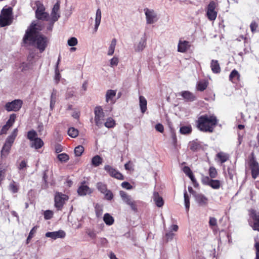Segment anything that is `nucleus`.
Returning <instances> with one entry per match:
<instances>
[{
  "mask_svg": "<svg viewBox=\"0 0 259 259\" xmlns=\"http://www.w3.org/2000/svg\"><path fill=\"white\" fill-rule=\"evenodd\" d=\"M41 30V27L40 25L32 23L26 31L23 41L25 44L36 45L39 52L42 53L47 47V37L39 33V31Z\"/></svg>",
  "mask_w": 259,
  "mask_h": 259,
  "instance_id": "1",
  "label": "nucleus"
},
{
  "mask_svg": "<svg viewBox=\"0 0 259 259\" xmlns=\"http://www.w3.org/2000/svg\"><path fill=\"white\" fill-rule=\"evenodd\" d=\"M197 127L201 132L212 133L217 124L218 119L214 115L205 114L198 117Z\"/></svg>",
  "mask_w": 259,
  "mask_h": 259,
  "instance_id": "2",
  "label": "nucleus"
},
{
  "mask_svg": "<svg viewBox=\"0 0 259 259\" xmlns=\"http://www.w3.org/2000/svg\"><path fill=\"white\" fill-rule=\"evenodd\" d=\"M112 109V107L109 106L107 107V109H105L104 112L101 106H99L95 108V121L97 126L100 127L103 125V121L106 116L105 114L106 113L107 115L108 114V113H109Z\"/></svg>",
  "mask_w": 259,
  "mask_h": 259,
  "instance_id": "3",
  "label": "nucleus"
},
{
  "mask_svg": "<svg viewBox=\"0 0 259 259\" xmlns=\"http://www.w3.org/2000/svg\"><path fill=\"white\" fill-rule=\"evenodd\" d=\"M12 10L11 8L3 9L0 14V26L9 25L12 21Z\"/></svg>",
  "mask_w": 259,
  "mask_h": 259,
  "instance_id": "4",
  "label": "nucleus"
},
{
  "mask_svg": "<svg viewBox=\"0 0 259 259\" xmlns=\"http://www.w3.org/2000/svg\"><path fill=\"white\" fill-rule=\"evenodd\" d=\"M35 5L37 7L35 11V16L39 20L49 21V14L45 12V8L40 1H36Z\"/></svg>",
  "mask_w": 259,
  "mask_h": 259,
  "instance_id": "5",
  "label": "nucleus"
},
{
  "mask_svg": "<svg viewBox=\"0 0 259 259\" xmlns=\"http://www.w3.org/2000/svg\"><path fill=\"white\" fill-rule=\"evenodd\" d=\"M250 219L248 221L249 225L253 230L259 232V212L254 209L250 210Z\"/></svg>",
  "mask_w": 259,
  "mask_h": 259,
  "instance_id": "6",
  "label": "nucleus"
},
{
  "mask_svg": "<svg viewBox=\"0 0 259 259\" xmlns=\"http://www.w3.org/2000/svg\"><path fill=\"white\" fill-rule=\"evenodd\" d=\"M23 102L20 99L14 100L12 102H8L5 106V109L8 111H18L22 105Z\"/></svg>",
  "mask_w": 259,
  "mask_h": 259,
  "instance_id": "7",
  "label": "nucleus"
},
{
  "mask_svg": "<svg viewBox=\"0 0 259 259\" xmlns=\"http://www.w3.org/2000/svg\"><path fill=\"white\" fill-rule=\"evenodd\" d=\"M217 7V4L214 1H211L207 8L206 15L209 20H214L217 16V12L215 11Z\"/></svg>",
  "mask_w": 259,
  "mask_h": 259,
  "instance_id": "8",
  "label": "nucleus"
},
{
  "mask_svg": "<svg viewBox=\"0 0 259 259\" xmlns=\"http://www.w3.org/2000/svg\"><path fill=\"white\" fill-rule=\"evenodd\" d=\"M67 199L66 195L61 193H56L55 196V206L58 210H60L63 207L65 201Z\"/></svg>",
  "mask_w": 259,
  "mask_h": 259,
  "instance_id": "9",
  "label": "nucleus"
},
{
  "mask_svg": "<svg viewBox=\"0 0 259 259\" xmlns=\"http://www.w3.org/2000/svg\"><path fill=\"white\" fill-rule=\"evenodd\" d=\"M144 11L147 24H153L157 21V15L153 10L146 8L144 9Z\"/></svg>",
  "mask_w": 259,
  "mask_h": 259,
  "instance_id": "10",
  "label": "nucleus"
},
{
  "mask_svg": "<svg viewBox=\"0 0 259 259\" xmlns=\"http://www.w3.org/2000/svg\"><path fill=\"white\" fill-rule=\"evenodd\" d=\"M60 2L57 1L56 3L54 5L51 13L50 21L54 24L60 17L59 14Z\"/></svg>",
  "mask_w": 259,
  "mask_h": 259,
  "instance_id": "11",
  "label": "nucleus"
},
{
  "mask_svg": "<svg viewBox=\"0 0 259 259\" xmlns=\"http://www.w3.org/2000/svg\"><path fill=\"white\" fill-rule=\"evenodd\" d=\"M104 169L109 173L112 177L120 180L124 179L123 176L120 172L109 165H105Z\"/></svg>",
  "mask_w": 259,
  "mask_h": 259,
  "instance_id": "12",
  "label": "nucleus"
},
{
  "mask_svg": "<svg viewBox=\"0 0 259 259\" xmlns=\"http://www.w3.org/2000/svg\"><path fill=\"white\" fill-rule=\"evenodd\" d=\"M249 165L251 170L252 177L255 179L259 174V165L254 158L252 157L249 161Z\"/></svg>",
  "mask_w": 259,
  "mask_h": 259,
  "instance_id": "13",
  "label": "nucleus"
},
{
  "mask_svg": "<svg viewBox=\"0 0 259 259\" xmlns=\"http://www.w3.org/2000/svg\"><path fill=\"white\" fill-rule=\"evenodd\" d=\"M195 202L199 206L206 207L208 204V199L204 194L202 193H197L194 197Z\"/></svg>",
  "mask_w": 259,
  "mask_h": 259,
  "instance_id": "14",
  "label": "nucleus"
},
{
  "mask_svg": "<svg viewBox=\"0 0 259 259\" xmlns=\"http://www.w3.org/2000/svg\"><path fill=\"white\" fill-rule=\"evenodd\" d=\"M46 237L51 238L54 240L58 238H64L66 236L65 232L62 230L54 232H48L45 234Z\"/></svg>",
  "mask_w": 259,
  "mask_h": 259,
  "instance_id": "15",
  "label": "nucleus"
},
{
  "mask_svg": "<svg viewBox=\"0 0 259 259\" xmlns=\"http://www.w3.org/2000/svg\"><path fill=\"white\" fill-rule=\"evenodd\" d=\"M189 148L193 152H197L203 149V145L202 142L197 139L190 141L188 144Z\"/></svg>",
  "mask_w": 259,
  "mask_h": 259,
  "instance_id": "16",
  "label": "nucleus"
},
{
  "mask_svg": "<svg viewBox=\"0 0 259 259\" xmlns=\"http://www.w3.org/2000/svg\"><path fill=\"white\" fill-rule=\"evenodd\" d=\"M190 47L191 45L189 41L180 39L178 45V52L185 53L190 49Z\"/></svg>",
  "mask_w": 259,
  "mask_h": 259,
  "instance_id": "17",
  "label": "nucleus"
},
{
  "mask_svg": "<svg viewBox=\"0 0 259 259\" xmlns=\"http://www.w3.org/2000/svg\"><path fill=\"white\" fill-rule=\"evenodd\" d=\"M92 192L91 189L84 183H82L77 190V193L80 196H85Z\"/></svg>",
  "mask_w": 259,
  "mask_h": 259,
  "instance_id": "18",
  "label": "nucleus"
},
{
  "mask_svg": "<svg viewBox=\"0 0 259 259\" xmlns=\"http://www.w3.org/2000/svg\"><path fill=\"white\" fill-rule=\"evenodd\" d=\"M146 46V38L145 35L141 38L140 40L137 45H135V51L136 52H141Z\"/></svg>",
  "mask_w": 259,
  "mask_h": 259,
  "instance_id": "19",
  "label": "nucleus"
},
{
  "mask_svg": "<svg viewBox=\"0 0 259 259\" xmlns=\"http://www.w3.org/2000/svg\"><path fill=\"white\" fill-rule=\"evenodd\" d=\"M116 91L112 90H108L106 94V102L107 103H110L113 104L115 103L113 99L116 96Z\"/></svg>",
  "mask_w": 259,
  "mask_h": 259,
  "instance_id": "20",
  "label": "nucleus"
},
{
  "mask_svg": "<svg viewBox=\"0 0 259 259\" xmlns=\"http://www.w3.org/2000/svg\"><path fill=\"white\" fill-rule=\"evenodd\" d=\"M153 200L158 207H161L163 205L164 201L162 197L159 195V194L157 192H154L153 196Z\"/></svg>",
  "mask_w": 259,
  "mask_h": 259,
  "instance_id": "21",
  "label": "nucleus"
},
{
  "mask_svg": "<svg viewBox=\"0 0 259 259\" xmlns=\"http://www.w3.org/2000/svg\"><path fill=\"white\" fill-rule=\"evenodd\" d=\"M18 134V129L17 128H15L11 134L6 139V142L5 143L10 145L12 146L13 143L14 142V140L17 137Z\"/></svg>",
  "mask_w": 259,
  "mask_h": 259,
  "instance_id": "22",
  "label": "nucleus"
},
{
  "mask_svg": "<svg viewBox=\"0 0 259 259\" xmlns=\"http://www.w3.org/2000/svg\"><path fill=\"white\" fill-rule=\"evenodd\" d=\"M181 96L187 101L192 102L195 100V95L189 91H183L181 92Z\"/></svg>",
  "mask_w": 259,
  "mask_h": 259,
  "instance_id": "23",
  "label": "nucleus"
},
{
  "mask_svg": "<svg viewBox=\"0 0 259 259\" xmlns=\"http://www.w3.org/2000/svg\"><path fill=\"white\" fill-rule=\"evenodd\" d=\"M119 195L122 201L127 205H128L133 200L131 196L128 195L123 191H120Z\"/></svg>",
  "mask_w": 259,
  "mask_h": 259,
  "instance_id": "24",
  "label": "nucleus"
},
{
  "mask_svg": "<svg viewBox=\"0 0 259 259\" xmlns=\"http://www.w3.org/2000/svg\"><path fill=\"white\" fill-rule=\"evenodd\" d=\"M44 145V142L39 138H34V140L31 141V147L38 149L40 148Z\"/></svg>",
  "mask_w": 259,
  "mask_h": 259,
  "instance_id": "25",
  "label": "nucleus"
},
{
  "mask_svg": "<svg viewBox=\"0 0 259 259\" xmlns=\"http://www.w3.org/2000/svg\"><path fill=\"white\" fill-rule=\"evenodd\" d=\"M239 77L240 74L236 69L233 70L229 75L230 80L233 83H237L239 79Z\"/></svg>",
  "mask_w": 259,
  "mask_h": 259,
  "instance_id": "26",
  "label": "nucleus"
},
{
  "mask_svg": "<svg viewBox=\"0 0 259 259\" xmlns=\"http://www.w3.org/2000/svg\"><path fill=\"white\" fill-rule=\"evenodd\" d=\"M210 67L214 73H219L221 71V67L217 60H212L210 63Z\"/></svg>",
  "mask_w": 259,
  "mask_h": 259,
  "instance_id": "27",
  "label": "nucleus"
},
{
  "mask_svg": "<svg viewBox=\"0 0 259 259\" xmlns=\"http://www.w3.org/2000/svg\"><path fill=\"white\" fill-rule=\"evenodd\" d=\"M147 102L145 98L142 96L139 97V104L142 113H145L147 110Z\"/></svg>",
  "mask_w": 259,
  "mask_h": 259,
  "instance_id": "28",
  "label": "nucleus"
},
{
  "mask_svg": "<svg viewBox=\"0 0 259 259\" xmlns=\"http://www.w3.org/2000/svg\"><path fill=\"white\" fill-rule=\"evenodd\" d=\"M57 98V92L56 90L53 89L50 99V109L53 110L55 107V105Z\"/></svg>",
  "mask_w": 259,
  "mask_h": 259,
  "instance_id": "29",
  "label": "nucleus"
},
{
  "mask_svg": "<svg viewBox=\"0 0 259 259\" xmlns=\"http://www.w3.org/2000/svg\"><path fill=\"white\" fill-rule=\"evenodd\" d=\"M102 13L100 9H97L96 14L95 30L96 31L100 25L101 20Z\"/></svg>",
  "mask_w": 259,
  "mask_h": 259,
  "instance_id": "30",
  "label": "nucleus"
},
{
  "mask_svg": "<svg viewBox=\"0 0 259 259\" xmlns=\"http://www.w3.org/2000/svg\"><path fill=\"white\" fill-rule=\"evenodd\" d=\"M103 161V159L99 155H96L92 158V164L95 167L100 165Z\"/></svg>",
  "mask_w": 259,
  "mask_h": 259,
  "instance_id": "31",
  "label": "nucleus"
},
{
  "mask_svg": "<svg viewBox=\"0 0 259 259\" xmlns=\"http://www.w3.org/2000/svg\"><path fill=\"white\" fill-rule=\"evenodd\" d=\"M208 85V82L205 80L199 81L197 84V89L199 91H203Z\"/></svg>",
  "mask_w": 259,
  "mask_h": 259,
  "instance_id": "32",
  "label": "nucleus"
},
{
  "mask_svg": "<svg viewBox=\"0 0 259 259\" xmlns=\"http://www.w3.org/2000/svg\"><path fill=\"white\" fill-rule=\"evenodd\" d=\"M11 146L6 143L4 144L1 150V156L2 157H6L9 153Z\"/></svg>",
  "mask_w": 259,
  "mask_h": 259,
  "instance_id": "33",
  "label": "nucleus"
},
{
  "mask_svg": "<svg viewBox=\"0 0 259 259\" xmlns=\"http://www.w3.org/2000/svg\"><path fill=\"white\" fill-rule=\"evenodd\" d=\"M103 220L105 224L109 226L112 225L114 223L113 218L108 213H106L104 214Z\"/></svg>",
  "mask_w": 259,
  "mask_h": 259,
  "instance_id": "34",
  "label": "nucleus"
},
{
  "mask_svg": "<svg viewBox=\"0 0 259 259\" xmlns=\"http://www.w3.org/2000/svg\"><path fill=\"white\" fill-rule=\"evenodd\" d=\"M180 132L183 135L190 134L192 132V127L190 125L182 126Z\"/></svg>",
  "mask_w": 259,
  "mask_h": 259,
  "instance_id": "35",
  "label": "nucleus"
},
{
  "mask_svg": "<svg viewBox=\"0 0 259 259\" xmlns=\"http://www.w3.org/2000/svg\"><path fill=\"white\" fill-rule=\"evenodd\" d=\"M217 157L220 159L222 163H224L229 159V155L224 152H221L217 154Z\"/></svg>",
  "mask_w": 259,
  "mask_h": 259,
  "instance_id": "36",
  "label": "nucleus"
},
{
  "mask_svg": "<svg viewBox=\"0 0 259 259\" xmlns=\"http://www.w3.org/2000/svg\"><path fill=\"white\" fill-rule=\"evenodd\" d=\"M116 44V40L115 38H114L112 40L111 44L110 45L109 50L108 52V55L111 56L113 54L114 52Z\"/></svg>",
  "mask_w": 259,
  "mask_h": 259,
  "instance_id": "37",
  "label": "nucleus"
},
{
  "mask_svg": "<svg viewBox=\"0 0 259 259\" xmlns=\"http://www.w3.org/2000/svg\"><path fill=\"white\" fill-rule=\"evenodd\" d=\"M104 125L107 128H112L115 125V120L111 117H109L104 123Z\"/></svg>",
  "mask_w": 259,
  "mask_h": 259,
  "instance_id": "38",
  "label": "nucleus"
},
{
  "mask_svg": "<svg viewBox=\"0 0 259 259\" xmlns=\"http://www.w3.org/2000/svg\"><path fill=\"white\" fill-rule=\"evenodd\" d=\"M209 186L214 189H218L220 188L221 183L219 180L212 179Z\"/></svg>",
  "mask_w": 259,
  "mask_h": 259,
  "instance_id": "39",
  "label": "nucleus"
},
{
  "mask_svg": "<svg viewBox=\"0 0 259 259\" xmlns=\"http://www.w3.org/2000/svg\"><path fill=\"white\" fill-rule=\"evenodd\" d=\"M184 202L186 209L187 211L189 210L190 207V199L187 194L186 190H185L184 193Z\"/></svg>",
  "mask_w": 259,
  "mask_h": 259,
  "instance_id": "40",
  "label": "nucleus"
},
{
  "mask_svg": "<svg viewBox=\"0 0 259 259\" xmlns=\"http://www.w3.org/2000/svg\"><path fill=\"white\" fill-rule=\"evenodd\" d=\"M97 189L102 193H104L106 192L107 190V186L106 184L103 183L102 182H99L97 184Z\"/></svg>",
  "mask_w": 259,
  "mask_h": 259,
  "instance_id": "41",
  "label": "nucleus"
},
{
  "mask_svg": "<svg viewBox=\"0 0 259 259\" xmlns=\"http://www.w3.org/2000/svg\"><path fill=\"white\" fill-rule=\"evenodd\" d=\"M68 134L72 138H75L78 135V131L74 127H70L68 130Z\"/></svg>",
  "mask_w": 259,
  "mask_h": 259,
  "instance_id": "42",
  "label": "nucleus"
},
{
  "mask_svg": "<svg viewBox=\"0 0 259 259\" xmlns=\"http://www.w3.org/2000/svg\"><path fill=\"white\" fill-rule=\"evenodd\" d=\"M95 212H96V216L98 218L100 217L102 215V213H103L102 206L99 204H96L95 205Z\"/></svg>",
  "mask_w": 259,
  "mask_h": 259,
  "instance_id": "43",
  "label": "nucleus"
},
{
  "mask_svg": "<svg viewBox=\"0 0 259 259\" xmlns=\"http://www.w3.org/2000/svg\"><path fill=\"white\" fill-rule=\"evenodd\" d=\"M84 151V147L81 145L76 147L74 149V154L76 156H80Z\"/></svg>",
  "mask_w": 259,
  "mask_h": 259,
  "instance_id": "44",
  "label": "nucleus"
},
{
  "mask_svg": "<svg viewBox=\"0 0 259 259\" xmlns=\"http://www.w3.org/2000/svg\"><path fill=\"white\" fill-rule=\"evenodd\" d=\"M59 160L62 162H65L69 160V156L66 153H61L58 155Z\"/></svg>",
  "mask_w": 259,
  "mask_h": 259,
  "instance_id": "45",
  "label": "nucleus"
},
{
  "mask_svg": "<svg viewBox=\"0 0 259 259\" xmlns=\"http://www.w3.org/2000/svg\"><path fill=\"white\" fill-rule=\"evenodd\" d=\"M16 117L17 116L16 114H11L9 119L6 122V124L8 125L9 126H12V125L15 121Z\"/></svg>",
  "mask_w": 259,
  "mask_h": 259,
  "instance_id": "46",
  "label": "nucleus"
},
{
  "mask_svg": "<svg viewBox=\"0 0 259 259\" xmlns=\"http://www.w3.org/2000/svg\"><path fill=\"white\" fill-rule=\"evenodd\" d=\"M209 226L213 230L214 227H217V220L214 217H210L209 219Z\"/></svg>",
  "mask_w": 259,
  "mask_h": 259,
  "instance_id": "47",
  "label": "nucleus"
},
{
  "mask_svg": "<svg viewBox=\"0 0 259 259\" xmlns=\"http://www.w3.org/2000/svg\"><path fill=\"white\" fill-rule=\"evenodd\" d=\"M37 133L34 131H30L28 132L27 134V138L31 142L34 140V138H36Z\"/></svg>",
  "mask_w": 259,
  "mask_h": 259,
  "instance_id": "48",
  "label": "nucleus"
},
{
  "mask_svg": "<svg viewBox=\"0 0 259 259\" xmlns=\"http://www.w3.org/2000/svg\"><path fill=\"white\" fill-rule=\"evenodd\" d=\"M78 43V40L77 38L75 37H72L70 38L67 41V44L69 46L74 47L77 45Z\"/></svg>",
  "mask_w": 259,
  "mask_h": 259,
  "instance_id": "49",
  "label": "nucleus"
},
{
  "mask_svg": "<svg viewBox=\"0 0 259 259\" xmlns=\"http://www.w3.org/2000/svg\"><path fill=\"white\" fill-rule=\"evenodd\" d=\"M218 175L217 171L215 167L213 166L210 167L209 169V175L211 178H215Z\"/></svg>",
  "mask_w": 259,
  "mask_h": 259,
  "instance_id": "50",
  "label": "nucleus"
},
{
  "mask_svg": "<svg viewBox=\"0 0 259 259\" xmlns=\"http://www.w3.org/2000/svg\"><path fill=\"white\" fill-rule=\"evenodd\" d=\"M86 233L92 239L95 238L97 236V233L94 229H88Z\"/></svg>",
  "mask_w": 259,
  "mask_h": 259,
  "instance_id": "51",
  "label": "nucleus"
},
{
  "mask_svg": "<svg viewBox=\"0 0 259 259\" xmlns=\"http://www.w3.org/2000/svg\"><path fill=\"white\" fill-rule=\"evenodd\" d=\"M103 194L105 195V199L108 200H111L113 198V194L112 192L109 190L107 189L106 192H104Z\"/></svg>",
  "mask_w": 259,
  "mask_h": 259,
  "instance_id": "52",
  "label": "nucleus"
},
{
  "mask_svg": "<svg viewBox=\"0 0 259 259\" xmlns=\"http://www.w3.org/2000/svg\"><path fill=\"white\" fill-rule=\"evenodd\" d=\"M37 229V226H34L30 231L28 236L27 238V243H28L29 241L33 237V235L36 233Z\"/></svg>",
  "mask_w": 259,
  "mask_h": 259,
  "instance_id": "53",
  "label": "nucleus"
},
{
  "mask_svg": "<svg viewBox=\"0 0 259 259\" xmlns=\"http://www.w3.org/2000/svg\"><path fill=\"white\" fill-rule=\"evenodd\" d=\"M118 58L114 57L110 60V65L111 67H114L118 65Z\"/></svg>",
  "mask_w": 259,
  "mask_h": 259,
  "instance_id": "54",
  "label": "nucleus"
},
{
  "mask_svg": "<svg viewBox=\"0 0 259 259\" xmlns=\"http://www.w3.org/2000/svg\"><path fill=\"white\" fill-rule=\"evenodd\" d=\"M9 189L13 193H16L18 191V188L15 184L14 182H13L10 184Z\"/></svg>",
  "mask_w": 259,
  "mask_h": 259,
  "instance_id": "55",
  "label": "nucleus"
},
{
  "mask_svg": "<svg viewBox=\"0 0 259 259\" xmlns=\"http://www.w3.org/2000/svg\"><path fill=\"white\" fill-rule=\"evenodd\" d=\"M53 215V213L52 211L47 210L44 212V218L46 220L51 219Z\"/></svg>",
  "mask_w": 259,
  "mask_h": 259,
  "instance_id": "56",
  "label": "nucleus"
},
{
  "mask_svg": "<svg viewBox=\"0 0 259 259\" xmlns=\"http://www.w3.org/2000/svg\"><path fill=\"white\" fill-rule=\"evenodd\" d=\"M257 27H258V25L255 21H252L251 23V24L250 25V28L251 32L253 33L256 31Z\"/></svg>",
  "mask_w": 259,
  "mask_h": 259,
  "instance_id": "57",
  "label": "nucleus"
},
{
  "mask_svg": "<svg viewBox=\"0 0 259 259\" xmlns=\"http://www.w3.org/2000/svg\"><path fill=\"white\" fill-rule=\"evenodd\" d=\"M11 127V126H9L8 125L6 124L2 127V128L1 130V132H0V134L1 135L6 134L7 133V131L9 130V128Z\"/></svg>",
  "mask_w": 259,
  "mask_h": 259,
  "instance_id": "58",
  "label": "nucleus"
},
{
  "mask_svg": "<svg viewBox=\"0 0 259 259\" xmlns=\"http://www.w3.org/2000/svg\"><path fill=\"white\" fill-rule=\"evenodd\" d=\"M61 75L59 73V69L55 68V80L56 82L58 83L60 79Z\"/></svg>",
  "mask_w": 259,
  "mask_h": 259,
  "instance_id": "59",
  "label": "nucleus"
},
{
  "mask_svg": "<svg viewBox=\"0 0 259 259\" xmlns=\"http://www.w3.org/2000/svg\"><path fill=\"white\" fill-rule=\"evenodd\" d=\"M137 201L133 200L128 205L131 207V209L135 212H137L138 209L137 207Z\"/></svg>",
  "mask_w": 259,
  "mask_h": 259,
  "instance_id": "60",
  "label": "nucleus"
},
{
  "mask_svg": "<svg viewBox=\"0 0 259 259\" xmlns=\"http://www.w3.org/2000/svg\"><path fill=\"white\" fill-rule=\"evenodd\" d=\"M211 180H212L211 179L209 178L207 176L204 177L202 178V182L203 184L209 186Z\"/></svg>",
  "mask_w": 259,
  "mask_h": 259,
  "instance_id": "61",
  "label": "nucleus"
},
{
  "mask_svg": "<svg viewBox=\"0 0 259 259\" xmlns=\"http://www.w3.org/2000/svg\"><path fill=\"white\" fill-rule=\"evenodd\" d=\"M122 188H125L127 190H130L132 188V186L127 182H123L121 184Z\"/></svg>",
  "mask_w": 259,
  "mask_h": 259,
  "instance_id": "62",
  "label": "nucleus"
},
{
  "mask_svg": "<svg viewBox=\"0 0 259 259\" xmlns=\"http://www.w3.org/2000/svg\"><path fill=\"white\" fill-rule=\"evenodd\" d=\"M155 129L157 131L160 132V133H163L164 131V127L162 124L161 123H157L155 125Z\"/></svg>",
  "mask_w": 259,
  "mask_h": 259,
  "instance_id": "63",
  "label": "nucleus"
},
{
  "mask_svg": "<svg viewBox=\"0 0 259 259\" xmlns=\"http://www.w3.org/2000/svg\"><path fill=\"white\" fill-rule=\"evenodd\" d=\"M256 249V259H259V242H257L255 244Z\"/></svg>",
  "mask_w": 259,
  "mask_h": 259,
  "instance_id": "64",
  "label": "nucleus"
}]
</instances>
